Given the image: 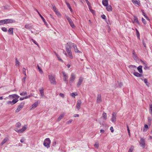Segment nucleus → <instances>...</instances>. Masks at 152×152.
Masks as SVG:
<instances>
[{"label": "nucleus", "mask_w": 152, "mask_h": 152, "mask_svg": "<svg viewBox=\"0 0 152 152\" xmlns=\"http://www.w3.org/2000/svg\"><path fill=\"white\" fill-rule=\"evenodd\" d=\"M25 27L26 29H29L31 28V26L29 24H27L25 25Z\"/></svg>", "instance_id": "58836bf2"}, {"label": "nucleus", "mask_w": 152, "mask_h": 152, "mask_svg": "<svg viewBox=\"0 0 152 152\" xmlns=\"http://www.w3.org/2000/svg\"><path fill=\"white\" fill-rule=\"evenodd\" d=\"M127 131L128 132L129 135V136H130V130L129 129L128 126L127 125Z\"/></svg>", "instance_id": "864d4df0"}, {"label": "nucleus", "mask_w": 152, "mask_h": 152, "mask_svg": "<svg viewBox=\"0 0 152 152\" xmlns=\"http://www.w3.org/2000/svg\"><path fill=\"white\" fill-rule=\"evenodd\" d=\"M110 130H111L112 132H114V129L113 127L112 126H111L110 128Z\"/></svg>", "instance_id": "0e129e2a"}, {"label": "nucleus", "mask_w": 152, "mask_h": 152, "mask_svg": "<svg viewBox=\"0 0 152 152\" xmlns=\"http://www.w3.org/2000/svg\"><path fill=\"white\" fill-rule=\"evenodd\" d=\"M72 47L74 49V50L75 52L77 53H81V52L77 49V46L75 44H73Z\"/></svg>", "instance_id": "dca6fc26"}, {"label": "nucleus", "mask_w": 152, "mask_h": 152, "mask_svg": "<svg viewBox=\"0 0 152 152\" xmlns=\"http://www.w3.org/2000/svg\"><path fill=\"white\" fill-rule=\"evenodd\" d=\"M37 66L39 72L41 74L42 73H43V71L41 68L38 65H37Z\"/></svg>", "instance_id": "ea45409f"}, {"label": "nucleus", "mask_w": 152, "mask_h": 152, "mask_svg": "<svg viewBox=\"0 0 152 152\" xmlns=\"http://www.w3.org/2000/svg\"><path fill=\"white\" fill-rule=\"evenodd\" d=\"M136 32H137V34H136L137 36L139 38L140 37L139 33L138 30L136 28Z\"/></svg>", "instance_id": "49530a36"}, {"label": "nucleus", "mask_w": 152, "mask_h": 152, "mask_svg": "<svg viewBox=\"0 0 152 152\" xmlns=\"http://www.w3.org/2000/svg\"><path fill=\"white\" fill-rule=\"evenodd\" d=\"M86 3H87L88 7L91 6V4L90 3L89 1H88V0H86Z\"/></svg>", "instance_id": "4d7b16f0"}, {"label": "nucleus", "mask_w": 152, "mask_h": 152, "mask_svg": "<svg viewBox=\"0 0 152 152\" xmlns=\"http://www.w3.org/2000/svg\"><path fill=\"white\" fill-rule=\"evenodd\" d=\"M133 74L135 76L137 77H140L142 76V75L137 72H134L133 73Z\"/></svg>", "instance_id": "4be33fe9"}, {"label": "nucleus", "mask_w": 152, "mask_h": 152, "mask_svg": "<svg viewBox=\"0 0 152 152\" xmlns=\"http://www.w3.org/2000/svg\"><path fill=\"white\" fill-rule=\"evenodd\" d=\"M15 126L18 129V128H20L21 126V124L20 123L18 122L16 124Z\"/></svg>", "instance_id": "f704fd0d"}, {"label": "nucleus", "mask_w": 152, "mask_h": 152, "mask_svg": "<svg viewBox=\"0 0 152 152\" xmlns=\"http://www.w3.org/2000/svg\"><path fill=\"white\" fill-rule=\"evenodd\" d=\"M66 50L69 57L71 59H72L73 58V56L71 52V48L66 47Z\"/></svg>", "instance_id": "7ed1b4c3"}, {"label": "nucleus", "mask_w": 152, "mask_h": 152, "mask_svg": "<svg viewBox=\"0 0 152 152\" xmlns=\"http://www.w3.org/2000/svg\"><path fill=\"white\" fill-rule=\"evenodd\" d=\"M132 2L135 6L137 7L140 6L141 4L139 0H131Z\"/></svg>", "instance_id": "423d86ee"}, {"label": "nucleus", "mask_w": 152, "mask_h": 152, "mask_svg": "<svg viewBox=\"0 0 152 152\" xmlns=\"http://www.w3.org/2000/svg\"><path fill=\"white\" fill-rule=\"evenodd\" d=\"M148 129L149 128L148 125L147 124H145L144 126L143 131V132H146Z\"/></svg>", "instance_id": "bb28decb"}, {"label": "nucleus", "mask_w": 152, "mask_h": 152, "mask_svg": "<svg viewBox=\"0 0 152 152\" xmlns=\"http://www.w3.org/2000/svg\"><path fill=\"white\" fill-rule=\"evenodd\" d=\"M59 96H60L62 97L63 98H64V94L63 93H60L59 94Z\"/></svg>", "instance_id": "e2e57ef3"}, {"label": "nucleus", "mask_w": 152, "mask_h": 152, "mask_svg": "<svg viewBox=\"0 0 152 152\" xmlns=\"http://www.w3.org/2000/svg\"><path fill=\"white\" fill-rule=\"evenodd\" d=\"M65 114L64 113H63L62 114L58 117V121H60L61 120V119L64 117V116Z\"/></svg>", "instance_id": "2f4dec72"}, {"label": "nucleus", "mask_w": 152, "mask_h": 152, "mask_svg": "<svg viewBox=\"0 0 152 152\" xmlns=\"http://www.w3.org/2000/svg\"><path fill=\"white\" fill-rule=\"evenodd\" d=\"M8 32L9 34L13 35V28H10L8 30Z\"/></svg>", "instance_id": "f3484780"}, {"label": "nucleus", "mask_w": 152, "mask_h": 152, "mask_svg": "<svg viewBox=\"0 0 152 152\" xmlns=\"http://www.w3.org/2000/svg\"><path fill=\"white\" fill-rule=\"evenodd\" d=\"M140 144L143 148H144L145 146V140L142 138H141Z\"/></svg>", "instance_id": "9d476101"}, {"label": "nucleus", "mask_w": 152, "mask_h": 152, "mask_svg": "<svg viewBox=\"0 0 152 152\" xmlns=\"http://www.w3.org/2000/svg\"><path fill=\"white\" fill-rule=\"evenodd\" d=\"M31 96V95H29L28 96H25V99H26L29 98Z\"/></svg>", "instance_id": "774afa93"}, {"label": "nucleus", "mask_w": 152, "mask_h": 152, "mask_svg": "<svg viewBox=\"0 0 152 152\" xmlns=\"http://www.w3.org/2000/svg\"><path fill=\"white\" fill-rule=\"evenodd\" d=\"M116 113H113L112 114V117L111 121L113 122H114L116 121Z\"/></svg>", "instance_id": "ddd939ff"}, {"label": "nucleus", "mask_w": 152, "mask_h": 152, "mask_svg": "<svg viewBox=\"0 0 152 152\" xmlns=\"http://www.w3.org/2000/svg\"><path fill=\"white\" fill-rule=\"evenodd\" d=\"M133 149L134 147L132 146L130 148L128 152H132Z\"/></svg>", "instance_id": "a18cd8bd"}, {"label": "nucleus", "mask_w": 152, "mask_h": 152, "mask_svg": "<svg viewBox=\"0 0 152 152\" xmlns=\"http://www.w3.org/2000/svg\"><path fill=\"white\" fill-rule=\"evenodd\" d=\"M144 82L146 84V85L148 86V80L146 78L144 80Z\"/></svg>", "instance_id": "603ef678"}, {"label": "nucleus", "mask_w": 152, "mask_h": 152, "mask_svg": "<svg viewBox=\"0 0 152 152\" xmlns=\"http://www.w3.org/2000/svg\"><path fill=\"white\" fill-rule=\"evenodd\" d=\"M15 65L19 66L20 65V62L18 60V59L17 58H15Z\"/></svg>", "instance_id": "4c0bfd02"}, {"label": "nucleus", "mask_w": 152, "mask_h": 152, "mask_svg": "<svg viewBox=\"0 0 152 152\" xmlns=\"http://www.w3.org/2000/svg\"><path fill=\"white\" fill-rule=\"evenodd\" d=\"M36 10L37 11V12L38 13V14L39 15V16L41 17V18L42 19V20L45 23H46V21L45 20V19L44 18L42 17V16L39 13V11L37 10L36 9Z\"/></svg>", "instance_id": "393cba45"}, {"label": "nucleus", "mask_w": 152, "mask_h": 152, "mask_svg": "<svg viewBox=\"0 0 152 152\" xmlns=\"http://www.w3.org/2000/svg\"><path fill=\"white\" fill-rule=\"evenodd\" d=\"M8 140V138H5L3 140V141H2L1 143V145H3Z\"/></svg>", "instance_id": "7c9ffc66"}, {"label": "nucleus", "mask_w": 152, "mask_h": 152, "mask_svg": "<svg viewBox=\"0 0 152 152\" xmlns=\"http://www.w3.org/2000/svg\"><path fill=\"white\" fill-rule=\"evenodd\" d=\"M26 129V126H24L23 128L20 130H19L18 128H16L15 129V131L17 132L18 133H21L23 132L24 131H25Z\"/></svg>", "instance_id": "9b49d317"}, {"label": "nucleus", "mask_w": 152, "mask_h": 152, "mask_svg": "<svg viewBox=\"0 0 152 152\" xmlns=\"http://www.w3.org/2000/svg\"><path fill=\"white\" fill-rule=\"evenodd\" d=\"M5 24L4 20H0V25Z\"/></svg>", "instance_id": "8fccbe9b"}, {"label": "nucleus", "mask_w": 152, "mask_h": 152, "mask_svg": "<svg viewBox=\"0 0 152 152\" xmlns=\"http://www.w3.org/2000/svg\"><path fill=\"white\" fill-rule=\"evenodd\" d=\"M39 103L38 102H36L33 104L31 106L32 107L31 109H34L36 107L38 104Z\"/></svg>", "instance_id": "cd10ccee"}, {"label": "nucleus", "mask_w": 152, "mask_h": 152, "mask_svg": "<svg viewBox=\"0 0 152 152\" xmlns=\"http://www.w3.org/2000/svg\"><path fill=\"white\" fill-rule=\"evenodd\" d=\"M129 68L132 70H133L134 71H135V69L137 68V67L135 66L132 65H129Z\"/></svg>", "instance_id": "6ab92c4d"}, {"label": "nucleus", "mask_w": 152, "mask_h": 152, "mask_svg": "<svg viewBox=\"0 0 152 152\" xmlns=\"http://www.w3.org/2000/svg\"><path fill=\"white\" fill-rule=\"evenodd\" d=\"M26 69L24 68H23V73L24 75L25 76H26V77H27L26 74Z\"/></svg>", "instance_id": "79ce46f5"}, {"label": "nucleus", "mask_w": 152, "mask_h": 152, "mask_svg": "<svg viewBox=\"0 0 152 152\" xmlns=\"http://www.w3.org/2000/svg\"><path fill=\"white\" fill-rule=\"evenodd\" d=\"M50 140L49 138H46L44 141L43 145L44 146L47 148H48L50 147Z\"/></svg>", "instance_id": "f257e3e1"}, {"label": "nucleus", "mask_w": 152, "mask_h": 152, "mask_svg": "<svg viewBox=\"0 0 152 152\" xmlns=\"http://www.w3.org/2000/svg\"><path fill=\"white\" fill-rule=\"evenodd\" d=\"M99 144L97 142H96L94 145V146L97 148H98L99 147Z\"/></svg>", "instance_id": "09e8293b"}, {"label": "nucleus", "mask_w": 152, "mask_h": 152, "mask_svg": "<svg viewBox=\"0 0 152 152\" xmlns=\"http://www.w3.org/2000/svg\"><path fill=\"white\" fill-rule=\"evenodd\" d=\"M10 97H12L13 98H15V99L18 100L17 99L19 98V96L18 95H17L16 94H14L10 95L9 96Z\"/></svg>", "instance_id": "aec40b11"}, {"label": "nucleus", "mask_w": 152, "mask_h": 152, "mask_svg": "<svg viewBox=\"0 0 152 152\" xmlns=\"http://www.w3.org/2000/svg\"><path fill=\"white\" fill-rule=\"evenodd\" d=\"M83 81V78L81 77H80L77 84V86L78 87H79L82 84Z\"/></svg>", "instance_id": "4468645a"}, {"label": "nucleus", "mask_w": 152, "mask_h": 152, "mask_svg": "<svg viewBox=\"0 0 152 152\" xmlns=\"http://www.w3.org/2000/svg\"><path fill=\"white\" fill-rule=\"evenodd\" d=\"M66 18L71 27L73 28H75V26L71 19L68 16L66 17Z\"/></svg>", "instance_id": "39448f33"}, {"label": "nucleus", "mask_w": 152, "mask_h": 152, "mask_svg": "<svg viewBox=\"0 0 152 152\" xmlns=\"http://www.w3.org/2000/svg\"><path fill=\"white\" fill-rule=\"evenodd\" d=\"M24 104V103H21L19 104L17 109L15 110V111L16 113H18L19 112L23 107Z\"/></svg>", "instance_id": "0eeeda50"}, {"label": "nucleus", "mask_w": 152, "mask_h": 152, "mask_svg": "<svg viewBox=\"0 0 152 152\" xmlns=\"http://www.w3.org/2000/svg\"><path fill=\"white\" fill-rule=\"evenodd\" d=\"M72 120H70L69 121H67L66 122V124H69L71 123V122H72Z\"/></svg>", "instance_id": "680f3d73"}, {"label": "nucleus", "mask_w": 152, "mask_h": 152, "mask_svg": "<svg viewBox=\"0 0 152 152\" xmlns=\"http://www.w3.org/2000/svg\"><path fill=\"white\" fill-rule=\"evenodd\" d=\"M86 3H87L88 7L91 6V4L90 3L89 1H88V0H86Z\"/></svg>", "instance_id": "13d9d810"}, {"label": "nucleus", "mask_w": 152, "mask_h": 152, "mask_svg": "<svg viewBox=\"0 0 152 152\" xmlns=\"http://www.w3.org/2000/svg\"><path fill=\"white\" fill-rule=\"evenodd\" d=\"M102 118L104 120H106L107 118L106 113L104 112L102 114Z\"/></svg>", "instance_id": "5701e85b"}, {"label": "nucleus", "mask_w": 152, "mask_h": 152, "mask_svg": "<svg viewBox=\"0 0 152 152\" xmlns=\"http://www.w3.org/2000/svg\"><path fill=\"white\" fill-rule=\"evenodd\" d=\"M101 17L103 19H106V16L104 15H102Z\"/></svg>", "instance_id": "69168bd1"}, {"label": "nucleus", "mask_w": 152, "mask_h": 152, "mask_svg": "<svg viewBox=\"0 0 152 152\" xmlns=\"http://www.w3.org/2000/svg\"><path fill=\"white\" fill-rule=\"evenodd\" d=\"M1 30L4 32H6L7 31V29L5 27H2L1 28Z\"/></svg>", "instance_id": "de8ad7c7"}, {"label": "nucleus", "mask_w": 152, "mask_h": 152, "mask_svg": "<svg viewBox=\"0 0 152 152\" xmlns=\"http://www.w3.org/2000/svg\"><path fill=\"white\" fill-rule=\"evenodd\" d=\"M76 78V74L75 73L72 72L71 73L69 78V81L71 83L74 82Z\"/></svg>", "instance_id": "20e7f679"}, {"label": "nucleus", "mask_w": 152, "mask_h": 152, "mask_svg": "<svg viewBox=\"0 0 152 152\" xmlns=\"http://www.w3.org/2000/svg\"><path fill=\"white\" fill-rule=\"evenodd\" d=\"M52 6L53 10L55 12L56 14H57V10H56V7L55 6H54L53 5H52Z\"/></svg>", "instance_id": "c9c22d12"}, {"label": "nucleus", "mask_w": 152, "mask_h": 152, "mask_svg": "<svg viewBox=\"0 0 152 152\" xmlns=\"http://www.w3.org/2000/svg\"><path fill=\"white\" fill-rule=\"evenodd\" d=\"M81 103L82 102L80 100H77V103L76 106V108L78 110H79L80 108Z\"/></svg>", "instance_id": "6e6552de"}, {"label": "nucleus", "mask_w": 152, "mask_h": 152, "mask_svg": "<svg viewBox=\"0 0 152 152\" xmlns=\"http://www.w3.org/2000/svg\"><path fill=\"white\" fill-rule=\"evenodd\" d=\"M102 101L101 95V94H98L96 98V102L98 103H100Z\"/></svg>", "instance_id": "2eb2a0df"}, {"label": "nucleus", "mask_w": 152, "mask_h": 152, "mask_svg": "<svg viewBox=\"0 0 152 152\" xmlns=\"http://www.w3.org/2000/svg\"><path fill=\"white\" fill-rule=\"evenodd\" d=\"M58 60L62 63L63 62V60L61 58L59 57L58 56Z\"/></svg>", "instance_id": "bf43d9fd"}, {"label": "nucleus", "mask_w": 152, "mask_h": 152, "mask_svg": "<svg viewBox=\"0 0 152 152\" xmlns=\"http://www.w3.org/2000/svg\"><path fill=\"white\" fill-rule=\"evenodd\" d=\"M43 90V89L42 88V89H41L39 90L40 93L41 94V96H42V97L44 95Z\"/></svg>", "instance_id": "72a5a7b5"}, {"label": "nucleus", "mask_w": 152, "mask_h": 152, "mask_svg": "<svg viewBox=\"0 0 152 152\" xmlns=\"http://www.w3.org/2000/svg\"><path fill=\"white\" fill-rule=\"evenodd\" d=\"M48 77L49 80L51 84L53 85L56 84V82L54 76L52 75H49L48 76Z\"/></svg>", "instance_id": "f03ea898"}, {"label": "nucleus", "mask_w": 152, "mask_h": 152, "mask_svg": "<svg viewBox=\"0 0 152 152\" xmlns=\"http://www.w3.org/2000/svg\"><path fill=\"white\" fill-rule=\"evenodd\" d=\"M71 95L72 97H75V96L77 95V94L76 93H73L71 94Z\"/></svg>", "instance_id": "c03bdc74"}, {"label": "nucleus", "mask_w": 152, "mask_h": 152, "mask_svg": "<svg viewBox=\"0 0 152 152\" xmlns=\"http://www.w3.org/2000/svg\"><path fill=\"white\" fill-rule=\"evenodd\" d=\"M142 63L145 67V69H149V67L148 66L147 64H146L143 62H142Z\"/></svg>", "instance_id": "a19ab883"}, {"label": "nucleus", "mask_w": 152, "mask_h": 152, "mask_svg": "<svg viewBox=\"0 0 152 152\" xmlns=\"http://www.w3.org/2000/svg\"><path fill=\"white\" fill-rule=\"evenodd\" d=\"M5 24L15 22V21L12 19H4Z\"/></svg>", "instance_id": "f8f14e48"}, {"label": "nucleus", "mask_w": 152, "mask_h": 152, "mask_svg": "<svg viewBox=\"0 0 152 152\" xmlns=\"http://www.w3.org/2000/svg\"><path fill=\"white\" fill-rule=\"evenodd\" d=\"M31 40L34 43H35V44L37 45V46L39 47V45L38 43L37 42H36L35 41L34 39H31Z\"/></svg>", "instance_id": "3c124183"}, {"label": "nucleus", "mask_w": 152, "mask_h": 152, "mask_svg": "<svg viewBox=\"0 0 152 152\" xmlns=\"http://www.w3.org/2000/svg\"><path fill=\"white\" fill-rule=\"evenodd\" d=\"M65 3L68 7H71L69 4L68 3V2H67L66 1H65Z\"/></svg>", "instance_id": "052dcab7"}, {"label": "nucleus", "mask_w": 152, "mask_h": 152, "mask_svg": "<svg viewBox=\"0 0 152 152\" xmlns=\"http://www.w3.org/2000/svg\"><path fill=\"white\" fill-rule=\"evenodd\" d=\"M18 100H16L15 99H13L12 101V105H13L15 104L16 102H17L18 101Z\"/></svg>", "instance_id": "e433bc0d"}, {"label": "nucleus", "mask_w": 152, "mask_h": 152, "mask_svg": "<svg viewBox=\"0 0 152 152\" xmlns=\"http://www.w3.org/2000/svg\"><path fill=\"white\" fill-rule=\"evenodd\" d=\"M20 94L21 96H24L27 95V93L26 92H23L20 93Z\"/></svg>", "instance_id": "37998d69"}, {"label": "nucleus", "mask_w": 152, "mask_h": 152, "mask_svg": "<svg viewBox=\"0 0 152 152\" xmlns=\"http://www.w3.org/2000/svg\"><path fill=\"white\" fill-rule=\"evenodd\" d=\"M106 7V9L108 11H111L112 10V8L111 5H107Z\"/></svg>", "instance_id": "a878e982"}, {"label": "nucleus", "mask_w": 152, "mask_h": 152, "mask_svg": "<svg viewBox=\"0 0 152 152\" xmlns=\"http://www.w3.org/2000/svg\"><path fill=\"white\" fill-rule=\"evenodd\" d=\"M142 23H143L144 24H145L146 23V21L144 18H142Z\"/></svg>", "instance_id": "5fc2aeb1"}, {"label": "nucleus", "mask_w": 152, "mask_h": 152, "mask_svg": "<svg viewBox=\"0 0 152 152\" xmlns=\"http://www.w3.org/2000/svg\"><path fill=\"white\" fill-rule=\"evenodd\" d=\"M133 57L135 60H137L138 59L137 55L136 54L134 50L132 51Z\"/></svg>", "instance_id": "a211bd4d"}, {"label": "nucleus", "mask_w": 152, "mask_h": 152, "mask_svg": "<svg viewBox=\"0 0 152 152\" xmlns=\"http://www.w3.org/2000/svg\"><path fill=\"white\" fill-rule=\"evenodd\" d=\"M75 44L72 43V42H68L67 44V46L66 47H68V48L70 47L71 48V47L72 46V45H73V44Z\"/></svg>", "instance_id": "c85d7f7f"}, {"label": "nucleus", "mask_w": 152, "mask_h": 152, "mask_svg": "<svg viewBox=\"0 0 152 152\" xmlns=\"http://www.w3.org/2000/svg\"><path fill=\"white\" fill-rule=\"evenodd\" d=\"M26 76H25L24 77H23V79L22 80L24 83H25V80H26Z\"/></svg>", "instance_id": "338daca9"}, {"label": "nucleus", "mask_w": 152, "mask_h": 152, "mask_svg": "<svg viewBox=\"0 0 152 152\" xmlns=\"http://www.w3.org/2000/svg\"><path fill=\"white\" fill-rule=\"evenodd\" d=\"M149 111L150 113L152 115V104L149 105Z\"/></svg>", "instance_id": "c756f323"}, {"label": "nucleus", "mask_w": 152, "mask_h": 152, "mask_svg": "<svg viewBox=\"0 0 152 152\" xmlns=\"http://www.w3.org/2000/svg\"><path fill=\"white\" fill-rule=\"evenodd\" d=\"M142 66L141 65L139 66L137 68V69L138 70V72L140 73H142Z\"/></svg>", "instance_id": "b1692460"}, {"label": "nucleus", "mask_w": 152, "mask_h": 152, "mask_svg": "<svg viewBox=\"0 0 152 152\" xmlns=\"http://www.w3.org/2000/svg\"><path fill=\"white\" fill-rule=\"evenodd\" d=\"M108 0H103L102 3L103 5L104 6H107L108 4Z\"/></svg>", "instance_id": "412c9836"}, {"label": "nucleus", "mask_w": 152, "mask_h": 152, "mask_svg": "<svg viewBox=\"0 0 152 152\" xmlns=\"http://www.w3.org/2000/svg\"><path fill=\"white\" fill-rule=\"evenodd\" d=\"M63 79L64 81L65 82H66L67 83L68 77V75L66 73L64 72H63Z\"/></svg>", "instance_id": "1a4fd4ad"}, {"label": "nucleus", "mask_w": 152, "mask_h": 152, "mask_svg": "<svg viewBox=\"0 0 152 152\" xmlns=\"http://www.w3.org/2000/svg\"><path fill=\"white\" fill-rule=\"evenodd\" d=\"M86 3H87L88 7L91 6V4L90 3L89 1H88V0H86Z\"/></svg>", "instance_id": "6e6d98bb"}, {"label": "nucleus", "mask_w": 152, "mask_h": 152, "mask_svg": "<svg viewBox=\"0 0 152 152\" xmlns=\"http://www.w3.org/2000/svg\"><path fill=\"white\" fill-rule=\"evenodd\" d=\"M134 22L137 23L138 24L140 25V23L138 21V18L135 16L134 17Z\"/></svg>", "instance_id": "473e14b6"}]
</instances>
